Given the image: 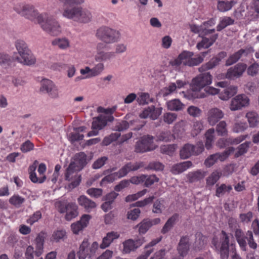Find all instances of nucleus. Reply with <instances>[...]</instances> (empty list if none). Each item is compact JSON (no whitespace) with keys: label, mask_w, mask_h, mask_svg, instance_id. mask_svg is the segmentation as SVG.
<instances>
[{"label":"nucleus","mask_w":259,"mask_h":259,"mask_svg":"<svg viewBox=\"0 0 259 259\" xmlns=\"http://www.w3.org/2000/svg\"><path fill=\"white\" fill-rule=\"evenodd\" d=\"M226 52H220L218 55V56L217 57L211 59L209 62L204 64H203L201 67H200L198 68L199 71L202 72L212 69L215 66L218 65L219 64V62L221 61V60L222 59L224 58L225 57H226Z\"/></svg>","instance_id":"22"},{"label":"nucleus","mask_w":259,"mask_h":259,"mask_svg":"<svg viewBox=\"0 0 259 259\" xmlns=\"http://www.w3.org/2000/svg\"><path fill=\"white\" fill-rule=\"evenodd\" d=\"M113 120V116H109L108 118H106V117H103V115H101L94 119L92 122V128L100 130L106 125L107 121L111 122Z\"/></svg>","instance_id":"27"},{"label":"nucleus","mask_w":259,"mask_h":259,"mask_svg":"<svg viewBox=\"0 0 259 259\" xmlns=\"http://www.w3.org/2000/svg\"><path fill=\"white\" fill-rule=\"evenodd\" d=\"M203 129V123L201 121H196L194 122L192 129L191 131V134L193 137L198 135L201 131Z\"/></svg>","instance_id":"57"},{"label":"nucleus","mask_w":259,"mask_h":259,"mask_svg":"<svg viewBox=\"0 0 259 259\" xmlns=\"http://www.w3.org/2000/svg\"><path fill=\"white\" fill-rule=\"evenodd\" d=\"M229 225L231 232L234 234L240 247L242 250H245L246 242L245 240L246 237L244 236L243 232L240 228L236 221L234 220H230Z\"/></svg>","instance_id":"13"},{"label":"nucleus","mask_w":259,"mask_h":259,"mask_svg":"<svg viewBox=\"0 0 259 259\" xmlns=\"http://www.w3.org/2000/svg\"><path fill=\"white\" fill-rule=\"evenodd\" d=\"M96 37L107 44L117 42L120 37V32L115 29L107 26H102L97 30Z\"/></svg>","instance_id":"7"},{"label":"nucleus","mask_w":259,"mask_h":259,"mask_svg":"<svg viewBox=\"0 0 259 259\" xmlns=\"http://www.w3.org/2000/svg\"><path fill=\"white\" fill-rule=\"evenodd\" d=\"M120 136L119 132L111 134L109 136L104 138L102 141V145L104 146H108L114 141H115Z\"/></svg>","instance_id":"59"},{"label":"nucleus","mask_w":259,"mask_h":259,"mask_svg":"<svg viewBox=\"0 0 259 259\" xmlns=\"http://www.w3.org/2000/svg\"><path fill=\"white\" fill-rule=\"evenodd\" d=\"M105 69L104 63L99 62L92 68L87 66L80 70V73L82 75H86V78H92L100 75Z\"/></svg>","instance_id":"17"},{"label":"nucleus","mask_w":259,"mask_h":259,"mask_svg":"<svg viewBox=\"0 0 259 259\" xmlns=\"http://www.w3.org/2000/svg\"><path fill=\"white\" fill-rule=\"evenodd\" d=\"M143 166L144 163L143 162H128L120 168L119 170L123 177L129 172L136 171Z\"/></svg>","instance_id":"30"},{"label":"nucleus","mask_w":259,"mask_h":259,"mask_svg":"<svg viewBox=\"0 0 259 259\" xmlns=\"http://www.w3.org/2000/svg\"><path fill=\"white\" fill-rule=\"evenodd\" d=\"M116 170V167H113L104 171L103 174L106 175V176L102 179L100 182V185L101 186L108 183H112L116 180L123 177L119 170L117 172H114Z\"/></svg>","instance_id":"18"},{"label":"nucleus","mask_w":259,"mask_h":259,"mask_svg":"<svg viewBox=\"0 0 259 259\" xmlns=\"http://www.w3.org/2000/svg\"><path fill=\"white\" fill-rule=\"evenodd\" d=\"M25 201L24 197L18 194L14 195L9 199V203L17 208L21 207Z\"/></svg>","instance_id":"48"},{"label":"nucleus","mask_w":259,"mask_h":259,"mask_svg":"<svg viewBox=\"0 0 259 259\" xmlns=\"http://www.w3.org/2000/svg\"><path fill=\"white\" fill-rule=\"evenodd\" d=\"M249 104V99L244 94L238 95L231 100L230 109L236 111L247 106Z\"/></svg>","instance_id":"15"},{"label":"nucleus","mask_w":259,"mask_h":259,"mask_svg":"<svg viewBox=\"0 0 259 259\" xmlns=\"http://www.w3.org/2000/svg\"><path fill=\"white\" fill-rule=\"evenodd\" d=\"M174 139V136L169 131L162 132L157 136L158 140L164 142L170 141Z\"/></svg>","instance_id":"61"},{"label":"nucleus","mask_w":259,"mask_h":259,"mask_svg":"<svg viewBox=\"0 0 259 259\" xmlns=\"http://www.w3.org/2000/svg\"><path fill=\"white\" fill-rule=\"evenodd\" d=\"M218 37V34L211 36L209 38L206 37H202V40L197 44L196 48L199 50L203 48L207 49L213 45Z\"/></svg>","instance_id":"32"},{"label":"nucleus","mask_w":259,"mask_h":259,"mask_svg":"<svg viewBox=\"0 0 259 259\" xmlns=\"http://www.w3.org/2000/svg\"><path fill=\"white\" fill-rule=\"evenodd\" d=\"M15 46L18 55L14 57L18 62L26 65L35 64L36 58L29 49L26 43L22 39H17L15 42Z\"/></svg>","instance_id":"2"},{"label":"nucleus","mask_w":259,"mask_h":259,"mask_svg":"<svg viewBox=\"0 0 259 259\" xmlns=\"http://www.w3.org/2000/svg\"><path fill=\"white\" fill-rule=\"evenodd\" d=\"M222 172L218 170L212 171L206 179V186L207 187L213 186L222 176Z\"/></svg>","instance_id":"36"},{"label":"nucleus","mask_w":259,"mask_h":259,"mask_svg":"<svg viewBox=\"0 0 259 259\" xmlns=\"http://www.w3.org/2000/svg\"><path fill=\"white\" fill-rule=\"evenodd\" d=\"M196 239L194 243V247L195 250L202 249L206 243V237L201 233H197L195 235Z\"/></svg>","instance_id":"45"},{"label":"nucleus","mask_w":259,"mask_h":259,"mask_svg":"<svg viewBox=\"0 0 259 259\" xmlns=\"http://www.w3.org/2000/svg\"><path fill=\"white\" fill-rule=\"evenodd\" d=\"M162 110L161 107L155 108L154 106H151L145 108L140 114V117L143 119L149 117L152 120H155L161 114Z\"/></svg>","instance_id":"21"},{"label":"nucleus","mask_w":259,"mask_h":259,"mask_svg":"<svg viewBox=\"0 0 259 259\" xmlns=\"http://www.w3.org/2000/svg\"><path fill=\"white\" fill-rule=\"evenodd\" d=\"M253 51V49L251 48L238 50L229 56L226 61V65L228 66L236 63L242 57L246 56Z\"/></svg>","instance_id":"20"},{"label":"nucleus","mask_w":259,"mask_h":259,"mask_svg":"<svg viewBox=\"0 0 259 259\" xmlns=\"http://www.w3.org/2000/svg\"><path fill=\"white\" fill-rule=\"evenodd\" d=\"M189 238L188 236H183L179 243L177 250L180 256L183 258L186 256L190 249Z\"/></svg>","instance_id":"24"},{"label":"nucleus","mask_w":259,"mask_h":259,"mask_svg":"<svg viewBox=\"0 0 259 259\" xmlns=\"http://www.w3.org/2000/svg\"><path fill=\"white\" fill-rule=\"evenodd\" d=\"M41 85L40 91L45 92L50 98L57 99L59 97V88L52 81L44 79L41 82Z\"/></svg>","instance_id":"14"},{"label":"nucleus","mask_w":259,"mask_h":259,"mask_svg":"<svg viewBox=\"0 0 259 259\" xmlns=\"http://www.w3.org/2000/svg\"><path fill=\"white\" fill-rule=\"evenodd\" d=\"M147 192V189H143L142 191H140L137 193L129 195L127 196L125 198V201L126 202H131L135 200H137L139 198L144 196Z\"/></svg>","instance_id":"58"},{"label":"nucleus","mask_w":259,"mask_h":259,"mask_svg":"<svg viewBox=\"0 0 259 259\" xmlns=\"http://www.w3.org/2000/svg\"><path fill=\"white\" fill-rule=\"evenodd\" d=\"M165 209L163 204V200L160 199L156 200L153 203L152 211L155 213H161Z\"/></svg>","instance_id":"54"},{"label":"nucleus","mask_w":259,"mask_h":259,"mask_svg":"<svg viewBox=\"0 0 259 259\" xmlns=\"http://www.w3.org/2000/svg\"><path fill=\"white\" fill-rule=\"evenodd\" d=\"M177 148V145L175 144L163 145L160 147V151L163 153L170 155L174 152Z\"/></svg>","instance_id":"62"},{"label":"nucleus","mask_w":259,"mask_h":259,"mask_svg":"<svg viewBox=\"0 0 259 259\" xmlns=\"http://www.w3.org/2000/svg\"><path fill=\"white\" fill-rule=\"evenodd\" d=\"M179 218V214L175 213L170 217L165 223L161 232L162 234H165L169 231L176 224Z\"/></svg>","instance_id":"37"},{"label":"nucleus","mask_w":259,"mask_h":259,"mask_svg":"<svg viewBox=\"0 0 259 259\" xmlns=\"http://www.w3.org/2000/svg\"><path fill=\"white\" fill-rule=\"evenodd\" d=\"M141 140L146 146L149 148V151L155 148V146L153 144V137L152 136L149 135L143 136Z\"/></svg>","instance_id":"63"},{"label":"nucleus","mask_w":259,"mask_h":259,"mask_svg":"<svg viewBox=\"0 0 259 259\" xmlns=\"http://www.w3.org/2000/svg\"><path fill=\"white\" fill-rule=\"evenodd\" d=\"M177 116L175 113L167 112L163 114V121L167 124H170L177 119Z\"/></svg>","instance_id":"60"},{"label":"nucleus","mask_w":259,"mask_h":259,"mask_svg":"<svg viewBox=\"0 0 259 259\" xmlns=\"http://www.w3.org/2000/svg\"><path fill=\"white\" fill-rule=\"evenodd\" d=\"M194 166L191 161H186L174 164L170 171L174 175L180 174Z\"/></svg>","instance_id":"23"},{"label":"nucleus","mask_w":259,"mask_h":259,"mask_svg":"<svg viewBox=\"0 0 259 259\" xmlns=\"http://www.w3.org/2000/svg\"><path fill=\"white\" fill-rule=\"evenodd\" d=\"M137 227L139 228V232L140 234H145L151 227V224L150 223V219H144L137 225Z\"/></svg>","instance_id":"50"},{"label":"nucleus","mask_w":259,"mask_h":259,"mask_svg":"<svg viewBox=\"0 0 259 259\" xmlns=\"http://www.w3.org/2000/svg\"><path fill=\"white\" fill-rule=\"evenodd\" d=\"M38 24L45 32L50 35L57 36L61 32L59 22L47 13H44L42 18L40 19Z\"/></svg>","instance_id":"5"},{"label":"nucleus","mask_w":259,"mask_h":259,"mask_svg":"<svg viewBox=\"0 0 259 259\" xmlns=\"http://www.w3.org/2000/svg\"><path fill=\"white\" fill-rule=\"evenodd\" d=\"M122 252L124 253H129L136 250L134 243V240L130 239L123 242Z\"/></svg>","instance_id":"49"},{"label":"nucleus","mask_w":259,"mask_h":259,"mask_svg":"<svg viewBox=\"0 0 259 259\" xmlns=\"http://www.w3.org/2000/svg\"><path fill=\"white\" fill-rule=\"evenodd\" d=\"M203 91H201L198 92L196 95L195 97L197 98H204L209 95H215L219 93V90L209 85L206 86L203 89Z\"/></svg>","instance_id":"34"},{"label":"nucleus","mask_w":259,"mask_h":259,"mask_svg":"<svg viewBox=\"0 0 259 259\" xmlns=\"http://www.w3.org/2000/svg\"><path fill=\"white\" fill-rule=\"evenodd\" d=\"M218 160L223 161L222 160V156H221L220 153H216L210 155L205 160L204 164L206 167H210L213 165Z\"/></svg>","instance_id":"42"},{"label":"nucleus","mask_w":259,"mask_h":259,"mask_svg":"<svg viewBox=\"0 0 259 259\" xmlns=\"http://www.w3.org/2000/svg\"><path fill=\"white\" fill-rule=\"evenodd\" d=\"M52 45L61 50H67L70 47V41L65 37L57 38L52 41Z\"/></svg>","instance_id":"39"},{"label":"nucleus","mask_w":259,"mask_h":259,"mask_svg":"<svg viewBox=\"0 0 259 259\" xmlns=\"http://www.w3.org/2000/svg\"><path fill=\"white\" fill-rule=\"evenodd\" d=\"M234 21L229 17H224L220 19V23L217 27L218 31H220L227 26L233 24Z\"/></svg>","instance_id":"51"},{"label":"nucleus","mask_w":259,"mask_h":259,"mask_svg":"<svg viewBox=\"0 0 259 259\" xmlns=\"http://www.w3.org/2000/svg\"><path fill=\"white\" fill-rule=\"evenodd\" d=\"M200 72L191 82V89L195 95L202 91L204 88L210 85L212 82L213 77L209 72L204 71Z\"/></svg>","instance_id":"8"},{"label":"nucleus","mask_w":259,"mask_h":259,"mask_svg":"<svg viewBox=\"0 0 259 259\" xmlns=\"http://www.w3.org/2000/svg\"><path fill=\"white\" fill-rule=\"evenodd\" d=\"M37 162L35 161L34 162L29 166V178L31 181L34 183H42L46 180V176H37L35 171L37 167Z\"/></svg>","instance_id":"26"},{"label":"nucleus","mask_w":259,"mask_h":259,"mask_svg":"<svg viewBox=\"0 0 259 259\" xmlns=\"http://www.w3.org/2000/svg\"><path fill=\"white\" fill-rule=\"evenodd\" d=\"M77 202L80 206L90 212L96 207V203L88 198L85 195H81L77 198Z\"/></svg>","instance_id":"29"},{"label":"nucleus","mask_w":259,"mask_h":259,"mask_svg":"<svg viewBox=\"0 0 259 259\" xmlns=\"http://www.w3.org/2000/svg\"><path fill=\"white\" fill-rule=\"evenodd\" d=\"M14 9L16 12L22 17L34 23H37L42 18L44 13H39L38 10L32 5L19 3L16 4Z\"/></svg>","instance_id":"3"},{"label":"nucleus","mask_w":259,"mask_h":259,"mask_svg":"<svg viewBox=\"0 0 259 259\" xmlns=\"http://www.w3.org/2000/svg\"><path fill=\"white\" fill-rule=\"evenodd\" d=\"M224 112L219 108H212L210 109L207 114V120L211 125H214L220 120L224 117Z\"/></svg>","instance_id":"19"},{"label":"nucleus","mask_w":259,"mask_h":259,"mask_svg":"<svg viewBox=\"0 0 259 259\" xmlns=\"http://www.w3.org/2000/svg\"><path fill=\"white\" fill-rule=\"evenodd\" d=\"M58 2L63 6L61 14L64 18L82 24L92 21V12L85 8L78 6L83 4L84 0H58Z\"/></svg>","instance_id":"1"},{"label":"nucleus","mask_w":259,"mask_h":259,"mask_svg":"<svg viewBox=\"0 0 259 259\" xmlns=\"http://www.w3.org/2000/svg\"><path fill=\"white\" fill-rule=\"evenodd\" d=\"M216 131L219 136H224L227 135V123L225 121H220L217 125Z\"/></svg>","instance_id":"55"},{"label":"nucleus","mask_w":259,"mask_h":259,"mask_svg":"<svg viewBox=\"0 0 259 259\" xmlns=\"http://www.w3.org/2000/svg\"><path fill=\"white\" fill-rule=\"evenodd\" d=\"M206 54V52H204L202 53V56L200 55L194 56V53L192 52L183 51L172 62L171 64L173 66L183 64L190 67L197 66L203 61Z\"/></svg>","instance_id":"4"},{"label":"nucleus","mask_w":259,"mask_h":259,"mask_svg":"<svg viewBox=\"0 0 259 259\" xmlns=\"http://www.w3.org/2000/svg\"><path fill=\"white\" fill-rule=\"evenodd\" d=\"M137 101L139 105H143L153 102L154 99L147 93H140L138 95Z\"/></svg>","instance_id":"46"},{"label":"nucleus","mask_w":259,"mask_h":259,"mask_svg":"<svg viewBox=\"0 0 259 259\" xmlns=\"http://www.w3.org/2000/svg\"><path fill=\"white\" fill-rule=\"evenodd\" d=\"M98 247L99 244L97 242L95 241L90 244L88 239H84L77 252L78 259H85L87 257L91 259L95 255Z\"/></svg>","instance_id":"9"},{"label":"nucleus","mask_w":259,"mask_h":259,"mask_svg":"<svg viewBox=\"0 0 259 259\" xmlns=\"http://www.w3.org/2000/svg\"><path fill=\"white\" fill-rule=\"evenodd\" d=\"M70 163H72L77 169L81 170L87 164V155L83 152L76 154Z\"/></svg>","instance_id":"25"},{"label":"nucleus","mask_w":259,"mask_h":259,"mask_svg":"<svg viewBox=\"0 0 259 259\" xmlns=\"http://www.w3.org/2000/svg\"><path fill=\"white\" fill-rule=\"evenodd\" d=\"M80 171L77 169L72 163H70L64 172V178L66 181L70 182L68 185L70 189H74L78 186L81 182V176L78 174Z\"/></svg>","instance_id":"12"},{"label":"nucleus","mask_w":259,"mask_h":259,"mask_svg":"<svg viewBox=\"0 0 259 259\" xmlns=\"http://www.w3.org/2000/svg\"><path fill=\"white\" fill-rule=\"evenodd\" d=\"M56 205L60 213H66L65 219L67 221L71 220L78 214V206L75 203L59 201Z\"/></svg>","instance_id":"11"},{"label":"nucleus","mask_w":259,"mask_h":259,"mask_svg":"<svg viewBox=\"0 0 259 259\" xmlns=\"http://www.w3.org/2000/svg\"><path fill=\"white\" fill-rule=\"evenodd\" d=\"M66 237V232L64 230H59L55 231L52 235L53 239L56 242L63 240Z\"/></svg>","instance_id":"64"},{"label":"nucleus","mask_w":259,"mask_h":259,"mask_svg":"<svg viewBox=\"0 0 259 259\" xmlns=\"http://www.w3.org/2000/svg\"><path fill=\"white\" fill-rule=\"evenodd\" d=\"M119 236V234L117 232L111 231L107 233L103 238L100 247L102 249L108 247L115 239L118 238Z\"/></svg>","instance_id":"31"},{"label":"nucleus","mask_w":259,"mask_h":259,"mask_svg":"<svg viewBox=\"0 0 259 259\" xmlns=\"http://www.w3.org/2000/svg\"><path fill=\"white\" fill-rule=\"evenodd\" d=\"M235 3L234 1H219L218 4V9L220 12H226L231 10Z\"/></svg>","instance_id":"47"},{"label":"nucleus","mask_w":259,"mask_h":259,"mask_svg":"<svg viewBox=\"0 0 259 259\" xmlns=\"http://www.w3.org/2000/svg\"><path fill=\"white\" fill-rule=\"evenodd\" d=\"M11 57L6 53H0V65L3 67H7L11 63Z\"/></svg>","instance_id":"52"},{"label":"nucleus","mask_w":259,"mask_h":259,"mask_svg":"<svg viewBox=\"0 0 259 259\" xmlns=\"http://www.w3.org/2000/svg\"><path fill=\"white\" fill-rule=\"evenodd\" d=\"M44 251V240L41 237L38 236L36 239V250L35 255L39 257L43 253Z\"/></svg>","instance_id":"53"},{"label":"nucleus","mask_w":259,"mask_h":259,"mask_svg":"<svg viewBox=\"0 0 259 259\" xmlns=\"http://www.w3.org/2000/svg\"><path fill=\"white\" fill-rule=\"evenodd\" d=\"M232 190L231 185H227L225 184H222L220 185H216L215 196L217 197H221L226 193H229Z\"/></svg>","instance_id":"41"},{"label":"nucleus","mask_w":259,"mask_h":259,"mask_svg":"<svg viewBox=\"0 0 259 259\" xmlns=\"http://www.w3.org/2000/svg\"><path fill=\"white\" fill-rule=\"evenodd\" d=\"M206 139L205 146L207 149L211 148L214 138V129L213 128L208 130L205 134Z\"/></svg>","instance_id":"44"},{"label":"nucleus","mask_w":259,"mask_h":259,"mask_svg":"<svg viewBox=\"0 0 259 259\" xmlns=\"http://www.w3.org/2000/svg\"><path fill=\"white\" fill-rule=\"evenodd\" d=\"M238 116L235 117L232 128V131L235 133L243 132L248 128L247 124L245 122L238 120Z\"/></svg>","instance_id":"40"},{"label":"nucleus","mask_w":259,"mask_h":259,"mask_svg":"<svg viewBox=\"0 0 259 259\" xmlns=\"http://www.w3.org/2000/svg\"><path fill=\"white\" fill-rule=\"evenodd\" d=\"M204 150V146L202 142L195 145L187 143L182 147L180 150V157L182 159H187L192 156H196L201 154Z\"/></svg>","instance_id":"10"},{"label":"nucleus","mask_w":259,"mask_h":259,"mask_svg":"<svg viewBox=\"0 0 259 259\" xmlns=\"http://www.w3.org/2000/svg\"><path fill=\"white\" fill-rule=\"evenodd\" d=\"M176 89V84L175 83H170L168 87L164 88L161 90L160 94L163 97H166L174 93Z\"/></svg>","instance_id":"56"},{"label":"nucleus","mask_w":259,"mask_h":259,"mask_svg":"<svg viewBox=\"0 0 259 259\" xmlns=\"http://www.w3.org/2000/svg\"><path fill=\"white\" fill-rule=\"evenodd\" d=\"M212 244L215 249L221 255L222 259H228L229 256V236L222 231L218 236H214L212 240Z\"/></svg>","instance_id":"6"},{"label":"nucleus","mask_w":259,"mask_h":259,"mask_svg":"<svg viewBox=\"0 0 259 259\" xmlns=\"http://www.w3.org/2000/svg\"><path fill=\"white\" fill-rule=\"evenodd\" d=\"M206 174L207 171L201 169H197L188 172L187 178L190 183H195L203 180Z\"/></svg>","instance_id":"28"},{"label":"nucleus","mask_w":259,"mask_h":259,"mask_svg":"<svg viewBox=\"0 0 259 259\" xmlns=\"http://www.w3.org/2000/svg\"><path fill=\"white\" fill-rule=\"evenodd\" d=\"M246 69V65L244 63H238L233 67L229 68L225 76L229 79H235L241 77Z\"/></svg>","instance_id":"16"},{"label":"nucleus","mask_w":259,"mask_h":259,"mask_svg":"<svg viewBox=\"0 0 259 259\" xmlns=\"http://www.w3.org/2000/svg\"><path fill=\"white\" fill-rule=\"evenodd\" d=\"M114 58V53L113 52H98L95 56V60L96 62H102L110 60Z\"/></svg>","instance_id":"33"},{"label":"nucleus","mask_w":259,"mask_h":259,"mask_svg":"<svg viewBox=\"0 0 259 259\" xmlns=\"http://www.w3.org/2000/svg\"><path fill=\"white\" fill-rule=\"evenodd\" d=\"M250 127H255L259 125V116L253 111L247 112L245 115Z\"/></svg>","instance_id":"38"},{"label":"nucleus","mask_w":259,"mask_h":259,"mask_svg":"<svg viewBox=\"0 0 259 259\" xmlns=\"http://www.w3.org/2000/svg\"><path fill=\"white\" fill-rule=\"evenodd\" d=\"M237 92V88L235 86H230L224 90V93L220 94L219 97L222 100H227Z\"/></svg>","instance_id":"43"},{"label":"nucleus","mask_w":259,"mask_h":259,"mask_svg":"<svg viewBox=\"0 0 259 259\" xmlns=\"http://www.w3.org/2000/svg\"><path fill=\"white\" fill-rule=\"evenodd\" d=\"M168 110L170 111H179L183 110L185 106L179 99H173L166 102Z\"/></svg>","instance_id":"35"}]
</instances>
